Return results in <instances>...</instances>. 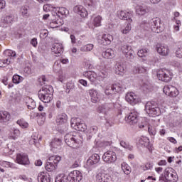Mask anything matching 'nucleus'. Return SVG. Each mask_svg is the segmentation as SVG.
<instances>
[{
	"label": "nucleus",
	"mask_w": 182,
	"mask_h": 182,
	"mask_svg": "<svg viewBox=\"0 0 182 182\" xmlns=\"http://www.w3.org/2000/svg\"><path fill=\"white\" fill-rule=\"evenodd\" d=\"M38 98L43 103H50L53 99V87L50 85H46L40 90L38 93Z\"/></svg>",
	"instance_id": "f257e3e1"
},
{
	"label": "nucleus",
	"mask_w": 182,
	"mask_h": 182,
	"mask_svg": "<svg viewBox=\"0 0 182 182\" xmlns=\"http://www.w3.org/2000/svg\"><path fill=\"white\" fill-rule=\"evenodd\" d=\"M159 180H162V181L177 182L178 180V176L173 168H166L164 174L159 177Z\"/></svg>",
	"instance_id": "f03ea898"
},
{
	"label": "nucleus",
	"mask_w": 182,
	"mask_h": 182,
	"mask_svg": "<svg viewBox=\"0 0 182 182\" xmlns=\"http://www.w3.org/2000/svg\"><path fill=\"white\" fill-rule=\"evenodd\" d=\"M145 110L146 113L151 117H156V116H160L161 111L160 108L157 107V104L154 102H148L145 105Z\"/></svg>",
	"instance_id": "7ed1b4c3"
},
{
	"label": "nucleus",
	"mask_w": 182,
	"mask_h": 182,
	"mask_svg": "<svg viewBox=\"0 0 182 182\" xmlns=\"http://www.w3.org/2000/svg\"><path fill=\"white\" fill-rule=\"evenodd\" d=\"M64 140L69 147L72 149H77L80 146V139H77V137L73 135V133L67 134L64 136Z\"/></svg>",
	"instance_id": "20e7f679"
},
{
	"label": "nucleus",
	"mask_w": 182,
	"mask_h": 182,
	"mask_svg": "<svg viewBox=\"0 0 182 182\" xmlns=\"http://www.w3.org/2000/svg\"><path fill=\"white\" fill-rule=\"evenodd\" d=\"M146 26H149L151 31L155 33H160V32L163 31V28H161V21L159 18H154L149 20Z\"/></svg>",
	"instance_id": "39448f33"
},
{
	"label": "nucleus",
	"mask_w": 182,
	"mask_h": 182,
	"mask_svg": "<svg viewBox=\"0 0 182 182\" xmlns=\"http://www.w3.org/2000/svg\"><path fill=\"white\" fill-rule=\"evenodd\" d=\"M118 173H112L111 175L99 173L96 175L97 182H116L119 180Z\"/></svg>",
	"instance_id": "423d86ee"
},
{
	"label": "nucleus",
	"mask_w": 182,
	"mask_h": 182,
	"mask_svg": "<svg viewBox=\"0 0 182 182\" xmlns=\"http://www.w3.org/2000/svg\"><path fill=\"white\" fill-rule=\"evenodd\" d=\"M156 76L159 80L166 83H168V82H171V79H173V75H171V72L167 70H159L157 72Z\"/></svg>",
	"instance_id": "0eeeda50"
},
{
	"label": "nucleus",
	"mask_w": 182,
	"mask_h": 182,
	"mask_svg": "<svg viewBox=\"0 0 182 182\" xmlns=\"http://www.w3.org/2000/svg\"><path fill=\"white\" fill-rule=\"evenodd\" d=\"M71 127L78 132H85L87 129L86 124L82 122L79 118H72L70 120Z\"/></svg>",
	"instance_id": "6e6552de"
},
{
	"label": "nucleus",
	"mask_w": 182,
	"mask_h": 182,
	"mask_svg": "<svg viewBox=\"0 0 182 182\" xmlns=\"http://www.w3.org/2000/svg\"><path fill=\"white\" fill-rule=\"evenodd\" d=\"M126 89V86H124L122 83L117 82V84H114L110 87H107L105 89V95H112V92H116L119 93L120 92H123Z\"/></svg>",
	"instance_id": "1a4fd4ad"
},
{
	"label": "nucleus",
	"mask_w": 182,
	"mask_h": 182,
	"mask_svg": "<svg viewBox=\"0 0 182 182\" xmlns=\"http://www.w3.org/2000/svg\"><path fill=\"white\" fill-rule=\"evenodd\" d=\"M68 115L65 113L59 114L56 117V124L58 126H64L63 132H68Z\"/></svg>",
	"instance_id": "9d476101"
},
{
	"label": "nucleus",
	"mask_w": 182,
	"mask_h": 182,
	"mask_svg": "<svg viewBox=\"0 0 182 182\" xmlns=\"http://www.w3.org/2000/svg\"><path fill=\"white\" fill-rule=\"evenodd\" d=\"M102 159L107 164H112V163H114L117 160V156L116 155V152L107 151L103 154Z\"/></svg>",
	"instance_id": "9b49d317"
},
{
	"label": "nucleus",
	"mask_w": 182,
	"mask_h": 182,
	"mask_svg": "<svg viewBox=\"0 0 182 182\" xmlns=\"http://www.w3.org/2000/svg\"><path fill=\"white\" fill-rule=\"evenodd\" d=\"M83 178V174L79 171H73L67 176V180L69 182H80Z\"/></svg>",
	"instance_id": "f8f14e48"
},
{
	"label": "nucleus",
	"mask_w": 182,
	"mask_h": 182,
	"mask_svg": "<svg viewBox=\"0 0 182 182\" xmlns=\"http://www.w3.org/2000/svg\"><path fill=\"white\" fill-rule=\"evenodd\" d=\"M118 18L123 21H128V22H133L132 18L133 17V11H121L117 12Z\"/></svg>",
	"instance_id": "ddd939ff"
},
{
	"label": "nucleus",
	"mask_w": 182,
	"mask_h": 182,
	"mask_svg": "<svg viewBox=\"0 0 182 182\" xmlns=\"http://www.w3.org/2000/svg\"><path fill=\"white\" fill-rule=\"evenodd\" d=\"M16 161L18 164H21L22 166H29V164H30L28 154L25 153L17 154Z\"/></svg>",
	"instance_id": "4468645a"
},
{
	"label": "nucleus",
	"mask_w": 182,
	"mask_h": 182,
	"mask_svg": "<svg viewBox=\"0 0 182 182\" xmlns=\"http://www.w3.org/2000/svg\"><path fill=\"white\" fill-rule=\"evenodd\" d=\"M125 120L129 124H136V123L139 122V113L136 111H133L125 117Z\"/></svg>",
	"instance_id": "2eb2a0df"
},
{
	"label": "nucleus",
	"mask_w": 182,
	"mask_h": 182,
	"mask_svg": "<svg viewBox=\"0 0 182 182\" xmlns=\"http://www.w3.org/2000/svg\"><path fill=\"white\" fill-rule=\"evenodd\" d=\"M164 93L171 97H176L178 95V90L172 85H166L164 87Z\"/></svg>",
	"instance_id": "dca6fc26"
},
{
	"label": "nucleus",
	"mask_w": 182,
	"mask_h": 182,
	"mask_svg": "<svg viewBox=\"0 0 182 182\" xmlns=\"http://www.w3.org/2000/svg\"><path fill=\"white\" fill-rule=\"evenodd\" d=\"M138 143L141 147H146L149 151H153V145L150 144V139L146 136H141L138 139Z\"/></svg>",
	"instance_id": "f3484780"
},
{
	"label": "nucleus",
	"mask_w": 182,
	"mask_h": 182,
	"mask_svg": "<svg viewBox=\"0 0 182 182\" xmlns=\"http://www.w3.org/2000/svg\"><path fill=\"white\" fill-rule=\"evenodd\" d=\"M50 146L53 153H58L60 150V146H62V139L58 138L54 139Z\"/></svg>",
	"instance_id": "a211bd4d"
},
{
	"label": "nucleus",
	"mask_w": 182,
	"mask_h": 182,
	"mask_svg": "<svg viewBox=\"0 0 182 182\" xmlns=\"http://www.w3.org/2000/svg\"><path fill=\"white\" fill-rule=\"evenodd\" d=\"M125 100L128 103H130V105H137V103H139V97H136L134 92H128L126 95Z\"/></svg>",
	"instance_id": "6ab92c4d"
},
{
	"label": "nucleus",
	"mask_w": 182,
	"mask_h": 182,
	"mask_svg": "<svg viewBox=\"0 0 182 182\" xmlns=\"http://www.w3.org/2000/svg\"><path fill=\"white\" fill-rule=\"evenodd\" d=\"M100 161V156L97 154H94L90 156L87 161V166H97Z\"/></svg>",
	"instance_id": "aec40b11"
},
{
	"label": "nucleus",
	"mask_w": 182,
	"mask_h": 182,
	"mask_svg": "<svg viewBox=\"0 0 182 182\" xmlns=\"http://www.w3.org/2000/svg\"><path fill=\"white\" fill-rule=\"evenodd\" d=\"M112 41H113V36L110 34H104L101 38L99 40V43L101 45H103L104 46H106L107 45H110L112 43Z\"/></svg>",
	"instance_id": "412c9836"
},
{
	"label": "nucleus",
	"mask_w": 182,
	"mask_h": 182,
	"mask_svg": "<svg viewBox=\"0 0 182 182\" xmlns=\"http://www.w3.org/2000/svg\"><path fill=\"white\" fill-rule=\"evenodd\" d=\"M156 50L159 55L162 56H167L170 53V50L168 49V46H164L163 44L156 45Z\"/></svg>",
	"instance_id": "4be33fe9"
},
{
	"label": "nucleus",
	"mask_w": 182,
	"mask_h": 182,
	"mask_svg": "<svg viewBox=\"0 0 182 182\" xmlns=\"http://www.w3.org/2000/svg\"><path fill=\"white\" fill-rule=\"evenodd\" d=\"M88 93L90 96L92 103H97L99 102V92L95 89H90L88 90Z\"/></svg>",
	"instance_id": "5701e85b"
},
{
	"label": "nucleus",
	"mask_w": 182,
	"mask_h": 182,
	"mask_svg": "<svg viewBox=\"0 0 182 182\" xmlns=\"http://www.w3.org/2000/svg\"><path fill=\"white\" fill-rule=\"evenodd\" d=\"M126 72V65L123 63H117L115 65V73L116 75H119L122 76Z\"/></svg>",
	"instance_id": "b1692460"
},
{
	"label": "nucleus",
	"mask_w": 182,
	"mask_h": 182,
	"mask_svg": "<svg viewBox=\"0 0 182 182\" xmlns=\"http://www.w3.org/2000/svg\"><path fill=\"white\" fill-rule=\"evenodd\" d=\"M51 50L56 56H60L63 53V46L60 43H55L53 45Z\"/></svg>",
	"instance_id": "393cba45"
},
{
	"label": "nucleus",
	"mask_w": 182,
	"mask_h": 182,
	"mask_svg": "<svg viewBox=\"0 0 182 182\" xmlns=\"http://www.w3.org/2000/svg\"><path fill=\"white\" fill-rule=\"evenodd\" d=\"M136 12L137 15L143 16V15H146V14L150 12V9L147 6H139L136 8Z\"/></svg>",
	"instance_id": "a878e982"
},
{
	"label": "nucleus",
	"mask_w": 182,
	"mask_h": 182,
	"mask_svg": "<svg viewBox=\"0 0 182 182\" xmlns=\"http://www.w3.org/2000/svg\"><path fill=\"white\" fill-rule=\"evenodd\" d=\"M11 120V114L6 111H0V123H6Z\"/></svg>",
	"instance_id": "bb28decb"
},
{
	"label": "nucleus",
	"mask_w": 182,
	"mask_h": 182,
	"mask_svg": "<svg viewBox=\"0 0 182 182\" xmlns=\"http://www.w3.org/2000/svg\"><path fill=\"white\" fill-rule=\"evenodd\" d=\"M75 11L80 15L82 18H86L87 16V11L82 6H77L75 7Z\"/></svg>",
	"instance_id": "cd10ccee"
},
{
	"label": "nucleus",
	"mask_w": 182,
	"mask_h": 182,
	"mask_svg": "<svg viewBox=\"0 0 182 182\" xmlns=\"http://www.w3.org/2000/svg\"><path fill=\"white\" fill-rule=\"evenodd\" d=\"M38 181L39 182H50V176L45 173V172H41L38 175Z\"/></svg>",
	"instance_id": "c85d7f7f"
},
{
	"label": "nucleus",
	"mask_w": 182,
	"mask_h": 182,
	"mask_svg": "<svg viewBox=\"0 0 182 182\" xmlns=\"http://www.w3.org/2000/svg\"><path fill=\"white\" fill-rule=\"evenodd\" d=\"M26 105L29 110H33L36 107V102L31 97L26 98Z\"/></svg>",
	"instance_id": "c756f323"
},
{
	"label": "nucleus",
	"mask_w": 182,
	"mask_h": 182,
	"mask_svg": "<svg viewBox=\"0 0 182 182\" xmlns=\"http://www.w3.org/2000/svg\"><path fill=\"white\" fill-rule=\"evenodd\" d=\"M102 55L105 59H112L114 58V51L111 48H108L102 53Z\"/></svg>",
	"instance_id": "7c9ffc66"
},
{
	"label": "nucleus",
	"mask_w": 182,
	"mask_h": 182,
	"mask_svg": "<svg viewBox=\"0 0 182 182\" xmlns=\"http://www.w3.org/2000/svg\"><path fill=\"white\" fill-rule=\"evenodd\" d=\"M84 76L87 77L90 82H95L97 75L93 71H87L84 73Z\"/></svg>",
	"instance_id": "2f4dec72"
},
{
	"label": "nucleus",
	"mask_w": 182,
	"mask_h": 182,
	"mask_svg": "<svg viewBox=\"0 0 182 182\" xmlns=\"http://www.w3.org/2000/svg\"><path fill=\"white\" fill-rule=\"evenodd\" d=\"M62 160V158L59 156H51L48 159V161L55 164V167H58V164Z\"/></svg>",
	"instance_id": "473e14b6"
},
{
	"label": "nucleus",
	"mask_w": 182,
	"mask_h": 182,
	"mask_svg": "<svg viewBox=\"0 0 182 182\" xmlns=\"http://www.w3.org/2000/svg\"><path fill=\"white\" fill-rule=\"evenodd\" d=\"M28 9L29 7H28L27 6H23L21 8L20 12L25 18H29L31 16V14H29V12H28Z\"/></svg>",
	"instance_id": "72a5a7b5"
},
{
	"label": "nucleus",
	"mask_w": 182,
	"mask_h": 182,
	"mask_svg": "<svg viewBox=\"0 0 182 182\" xmlns=\"http://www.w3.org/2000/svg\"><path fill=\"white\" fill-rule=\"evenodd\" d=\"M68 176L64 173L58 175L55 178V182H68Z\"/></svg>",
	"instance_id": "f704fd0d"
},
{
	"label": "nucleus",
	"mask_w": 182,
	"mask_h": 182,
	"mask_svg": "<svg viewBox=\"0 0 182 182\" xmlns=\"http://www.w3.org/2000/svg\"><path fill=\"white\" fill-rule=\"evenodd\" d=\"M45 167L47 171H53V170H56V166L49 160H48Z\"/></svg>",
	"instance_id": "c9c22d12"
},
{
	"label": "nucleus",
	"mask_w": 182,
	"mask_h": 182,
	"mask_svg": "<svg viewBox=\"0 0 182 182\" xmlns=\"http://www.w3.org/2000/svg\"><path fill=\"white\" fill-rule=\"evenodd\" d=\"M13 82L16 85H19L21 82H23V77L19 75H14L12 78Z\"/></svg>",
	"instance_id": "e433bc0d"
},
{
	"label": "nucleus",
	"mask_w": 182,
	"mask_h": 182,
	"mask_svg": "<svg viewBox=\"0 0 182 182\" xmlns=\"http://www.w3.org/2000/svg\"><path fill=\"white\" fill-rule=\"evenodd\" d=\"M94 48L93 44H87L80 48L81 52H90Z\"/></svg>",
	"instance_id": "4c0bfd02"
},
{
	"label": "nucleus",
	"mask_w": 182,
	"mask_h": 182,
	"mask_svg": "<svg viewBox=\"0 0 182 182\" xmlns=\"http://www.w3.org/2000/svg\"><path fill=\"white\" fill-rule=\"evenodd\" d=\"M14 21V16H6L2 19L3 23H5L6 25H9L12 23Z\"/></svg>",
	"instance_id": "58836bf2"
},
{
	"label": "nucleus",
	"mask_w": 182,
	"mask_h": 182,
	"mask_svg": "<svg viewBox=\"0 0 182 182\" xmlns=\"http://www.w3.org/2000/svg\"><path fill=\"white\" fill-rule=\"evenodd\" d=\"M134 53V51L132 49H131L127 53H124V55H125V58L128 60H132V59H134V55H133Z\"/></svg>",
	"instance_id": "ea45409f"
},
{
	"label": "nucleus",
	"mask_w": 182,
	"mask_h": 182,
	"mask_svg": "<svg viewBox=\"0 0 182 182\" xmlns=\"http://www.w3.org/2000/svg\"><path fill=\"white\" fill-rule=\"evenodd\" d=\"M147 55H149V49L147 48L141 49L138 51V56L139 58H145Z\"/></svg>",
	"instance_id": "a19ab883"
},
{
	"label": "nucleus",
	"mask_w": 182,
	"mask_h": 182,
	"mask_svg": "<svg viewBox=\"0 0 182 182\" xmlns=\"http://www.w3.org/2000/svg\"><path fill=\"white\" fill-rule=\"evenodd\" d=\"M120 48L122 53H127L129 50H132V47L127 45V43H122Z\"/></svg>",
	"instance_id": "79ce46f5"
},
{
	"label": "nucleus",
	"mask_w": 182,
	"mask_h": 182,
	"mask_svg": "<svg viewBox=\"0 0 182 182\" xmlns=\"http://www.w3.org/2000/svg\"><path fill=\"white\" fill-rule=\"evenodd\" d=\"M17 124H18L20 127H22V129H26L28 126H29V124H28L23 119H18L17 121Z\"/></svg>",
	"instance_id": "37998d69"
},
{
	"label": "nucleus",
	"mask_w": 182,
	"mask_h": 182,
	"mask_svg": "<svg viewBox=\"0 0 182 182\" xmlns=\"http://www.w3.org/2000/svg\"><path fill=\"white\" fill-rule=\"evenodd\" d=\"M134 73H146V68L143 66H136L134 70Z\"/></svg>",
	"instance_id": "c03bdc74"
},
{
	"label": "nucleus",
	"mask_w": 182,
	"mask_h": 182,
	"mask_svg": "<svg viewBox=\"0 0 182 182\" xmlns=\"http://www.w3.org/2000/svg\"><path fill=\"white\" fill-rule=\"evenodd\" d=\"M122 168L124 174H127V176L132 173V168L126 164H122Z\"/></svg>",
	"instance_id": "a18cd8bd"
},
{
	"label": "nucleus",
	"mask_w": 182,
	"mask_h": 182,
	"mask_svg": "<svg viewBox=\"0 0 182 182\" xmlns=\"http://www.w3.org/2000/svg\"><path fill=\"white\" fill-rule=\"evenodd\" d=\"M94 26H100L102 25V16H97L93 20Z\"/></svg>",
	"instance_id": "49530a36"
},
{
	"label": "nucleus",
	"mask_w": 182,
	"mask_h": 182,
	"mask_svg": "<svg viewBox=\"0 0 182 182\" xmlns=\"http://www.w3.org/2000/svg\"><path fill=\"white\" fill-rule=\"evenodd\" d=\"M61 69V65H60V61H55L54 63L53 70L55 72V73H58V72H60Z\"/></svg>",
	"instance_id": "de8ad7c7"
},
{
	"label": "nucleus",
	"mask_w": 182,
	"mask_h": 182,
	"mask_svg": "<svg viewBox=\"0 0 182 182\" xmlns=\"http://www.w3.org/2000/svg\"><path fill=\"white\" fill-rule=\"evenodd\" d=\"M130 31H132V23H130V22H128L125 28L122 30V33H123L124 35H127V33H129Z\"/></svg>",
	"instance_id": "09e8293b"
},
{
	"label": "nucleus",
	"mask_w": 182,
	"mask_h": 182,
	"mask_svg": "<svg viewBox=\"0 0 182 182\" xmlns=\"http://www.w3.org/2000/svg\"><path fill=\"white\" fill-rule=\"evenodd\" d=\"M0 164L1 166H3V167H10L11 168H14L15 167V164L6 161H0Z\"/></svg>",
	"instance_id": "8fccbe9b"
},
{
	"label": "nucleus",
	"mask_w": 182,
	"mask_h": 182,
	"mask_svg": "<svg viewBox=\"0 0 182 182\" xmlns=\"http://www.w3.org/2000/svg\"><path fill=\"white\" fill-rule=\"evenodd\" d=\"M120 145L122 146V147H124V149H127L128 150H133V146L129 145L128 142H126L124 141H121Z\"/></svg>",
	"instance_id": "3c124183"
},
{
	"label": "nucleus",
	"mask_w": 182,
	"mask_h": 182,
	"mask_svg": "<svg viewBox=\"0 0 182 182\" xmlns=\"http://www.w3.org/2000/svg\"><path fill=\"white\" fill-rule=\"evenodd\" d=\"M58 14V15L60 14L62 16H63V15H67V14H69V11H68V9H66L65 7H59Z\"/></svg>",
	"instance_id": "603ef678"
},
{
	"label": "nucleus",
	"mask_w": 182,
	"mask_h": 182,
	"mask_svg": "<svg viewBox=\"0 0 182 182\" xmlns=\"http://www.w3.org/2000/svg\"><path fill=\"white\" fill-rule=\"evenodd\" d=\"M58 11H59V7H55L53 6V9L51 12H53V16H55L56 18H60V15H59V13H58Z\"/></svg>",
	"instance_id": "864d4df0"
},
{
	"label": "nucleus",
	"mask_w": 182,
	"mask_h": 182,
	"mask_svg": "<svg viewBox=\"0 0 182 182\" xmlns=\"http://www.w3.org/2000/svg\"><path fill=\"white\" fill-rule=\"evenodd\" d=\"M11 133H13L14 136H11V139H13V140H16V137H18V136H19L20 134V131L19 129H12Z\"/></svg>",
	"instance_id": "5fc2aeb1"
},
{
	"label": "nucleus",
	"mask_w": 182,
	"mask_h": 182,
	"mask_svg": "<svg viewBox=\"0 0 182 182\" xmlns=\"http://www.w3.org/2000/svg\"><path fill=\"white\" fill-rule=\"evenodd\" d=\"M97 130H98V128L96 126H92V127H90V129H88V133L89 134H96V133H97Z\"/></svg>",
	"instance_id": "6e6d98bb"
},
{
	"label": "nucleus",
	"mask_w": 182,
	"mask_h": 182,
	"mask_svg": "<svg viewBox=\"0 0 182 182\" xmlns=\"http://www.w3.org/2000/svg\"><path fill=\"white\" fill-rule=\"evenodd\" d=\"M52 9H53V6L52 4H45L43 6V11H45V12L51 11Z\"/></svg>",
	"instance_id": "4d7b16f0"
},
{
	"label": "nucleus",
	"mask_w": 182,
	"mask_h": 182,
	"mask_svg": "<svg viewBox=\"0 0 182 182\" xmlns=\"http://www.w3.org/2000/svg\"><path fill=\"white\" fill-rule=\"evenodd\" d=\"M11 60L9 59L0 60V68H4V65H10Z\"/></svg>",
	"instance_id": "13d9d810"
},
{
	"label": "nucleus",
	"mask_w": 182,
	"mask_h": 182,
	"mask_svg": "<svg viewBox=\"0 0 182 182\" xmlns=\"http://www.w3.org/2000/svg\"><path fill=\"white\" fill-rule=\"evenodd\" d=\"M177 58L182 59V47H178L176 51Z\"/></svg>",
	"instance_id": "bf43d9fd"
},
{
	"label": "nucleus",
	"mask_w": 182,
	"mask_h": 182,
	"mask_svg": "<svg viewBox=\"0 0 182 182\" xmlns=\"http://www.w3.org/2000/svg\"><path fill=\"white\" fill-rule=\"evenodd\" d=\"M109 76V74L106 71H102L99 73V77H102V79H106Z\"/></svg>",
	"instance_id": "052dcab7"
},
{
	"label": "nucleus",
	"mask_w": 182,
	"mask_h": 182,
	"mask_svg": "<svg viewBox=\"0 0 182 182\" xmlns=\"http://www.w3.org/2000/svg\"><path fill=\"white\" fill-rule=\"evenodd\" d=\"M67 89L68 90H73L75 89V83L72 82H69L67 83Z\"/></svg>",
	"instance_id": "680f3d73"
},
{
	"label": "nucleus",
	"mask_w": 182,
	"mask_h": 182,
	"mask_svg": "<svg viewBox=\"0 0 182 182\" xmlns=\"http://www.w3.org/2000/svg\"><path fill=\"white\" fill-rule=\"evenodd\" d=\"M54 22L57 26H62V25H63V20L62 18H58L57 20L54 21Z\"/></svg>",
	"instance_id": "e2e57ef3"
},
{
	"label": "nucleus",
	"mask_w": 182,
	"mask_h": 182,
	"mask_svg": "<svg viewBox=\"0 0 182 182\" xmlns=\"http://www.w3.org/2000/svg\"><path fill=\"white\" fill-rule=\"evenodd\" d=\"M48 33H49L48 30H43L42 33H40V38H48Z\"/></svg>",
	"instance_id": "0e129e2a"
},
{
	"label": "nucleus",
	"mask_w": 182,
	"mask_h": 182,
	"mask_svg": "<svg viewBox=\"0 0 182 182\" xmlns=\"http://www.w3.org/2000/svg\"><path fill=\"white\" fill-rule=\"evenodd\" d=\"M31 45H32L34 48H36V46H38V39H36V38L31 39Z\"/></svg>",
	"instance_id": "69168bd1"
},
{
	"label": "nucleus",
	"mask_w": 182,
	"mask_h": 182,
	"mask_svg": "<svg viewBox=\"0 0 182 182\" xmlns=\"http://www.w3.org/2000/svg\"><path fill=\"white\" fill-rule=\"evenodd\" d=\"M98 113H104L106 114V109H105V106H100L97 109Z\"/></svg>",
	"instance_id": "338daca9"
},
{
	"label": "nucleus",
	"mask_w": 182,
	"mask_h": 182,
	"mask_svg": "<svg viewBox=\"0 0 182 182\" xmlns=\"http://www.w3.org/2000/svg\"><path fill=\"white\" fill-rule=\"evenodd\" d=\"M153 181H156V178H154L153 176H148L145 179V182H153Z\"/></svg>",
	"instance_id": "774afa93"
}]
</instances>
